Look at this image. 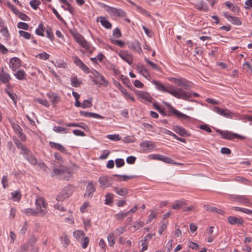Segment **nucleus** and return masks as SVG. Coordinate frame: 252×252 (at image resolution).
I'll use <instances>...</instances> for the list:
<instances>
[{"label": "nucleus", "mask_w": 252, "mask_h": 252, "mask_svg": "<svg viewBox=\"0 0 252 252\" xmlns=\"http://www.w3.org/2000/svg\"><path fill=\"white\" fill-rule=\"evenodd\" d=\"M204 207L205 208V210L207 211H211L212 212L217 213L221 215H223L224 213V212L223 210L218 209L216 207H211L209 205H205Z\"/></svg>", "instance_id": "a878e982"}, {"label": "nucleus", "mask_w": 252, "mask_h": 252, "mask_svg": "<svg viewBox=\"0 0 252 252\" xmlns=\"http://www.w3.org/2000/svg\"><path fill=\"white\" fill-rule=\"evenodd\" d=\"M71 194L70 191L69 190V188L64 189L57 197V200L58 201H63L64 199L67 198Z\"/></svg>", "instance_id": "4468645a"}, {"label": "nucleus", "mask_w": 252, "mask_h": 252, "mask_svg": "<svg viewBox=\"0 0 252 252\" xmlns=\"http://www.w3.org/2000/svg\"><path fill=\"white\" fill-rule=\"evenodd\" d=\"M113 195L111 193H107L105 196V203L109 205L112 203Z\"/></svg>", "instance_id": "c03bdc74"}, {"label": "nucleus", "mask_w": 252, "mask_h": 252, "mask_svg": "<svg viewBox=\"0 0 252 252\" xmlns=\"http://www.w3.org/2000/svg\"><path fill=\"white\" fill-rule=\"evenodd\" d=\"M11 79L10 75L4 71V68H2L1 71H0V81L2 83L6 84L7 88H9L10 84L9 81Z\"/></svg>", "instance_id": "1a4fd4ad"}, {"label": "nucleus", "mask_w": 252, "mask_h": 252, "mask_svg": "<svg viewBox=\"0 0 252 252\" xmlns=\"http://www.w3.org/2000/svg\"><path fill=\"white\" fill-rule=\"evenodd\" d=\"M119 56L125 61L127 62L129 65L133 63L132 56L128 54L127 52L125 51H121L119 53Z\"/></svg>", "instance_id": "f8f14e48"}, {"label": "nucleus", "mask_w": 252, "mask_h": 252, "mask_svg": "<svg viewBox=\"0 0 252 252\" xmlns=\"http://www.w3.org/2000/svg\"><path fill=\"white\" fill-rule=\"evenodd\" d=\"M128 215V212H120L115 215V218L118 220H123L125 217Z\"/></svg>", "instance_id": "a19ab883"}, {"label": "nucleus", "mask_w": 252, "mask_h": 252, "mask_svg": "<svg viewBox=\"0 0 252 252\" xmlns=\"http://www.w3.org/2000/svg\"><path fill=\"white\" fill-rule=\"evenodd\" d=\"M113 35L116 38H119L122 36V33L119 28H117L113 30Z\"/></svg>", "instance_id": "13d9d810"}, {"label": "nucleus", "mask_w": 252, "mask_h": 252, "mask_svg": "<svg viewBox=\"0 0 252 252\" xmlns=\"http://www.w3.org/2000/svg\"><path fill=\"white\" fill-rule=\"evenodd\" d=\"M229 21H231V22L234 25L239 26L242 24L240 18L237 17L232 16Z\"/></svg>", "instance_id": "49530a36"}, {"label": "nucleus", "mask_w": 252, "mask_h": 252, "mask_svg": "<svg viewBox=\"0 0 252 252\" xmlns=\"http://www.w3.org/2000/svg\"><path fill=\"white\" fill-rule=\"evenodd\" d=\"M17 27L19 29H21L25 30H28L29 29V25L28 24L24 22H19L17 24Z\"/></svg>", "instance_id": "6e6d98bb"}, {"label": "nucleus", "mask_w": 252, "mask_h": 252, "mask_svg": "<svg viewBox=\"0 0 252 252\" xmlns=\"http://www.w3.org/2000/svg\"><path fill=\"white\" fill-rule=\"evenodd\" d=\"M27 160H28L32 165H36L37 163V159L36 158L33 157V156H30L27 158Z\"/></svg>", "instance_id": "052dcab7"}, {"label": "nucleus", "mask_w": 252, "mask_h": 252, "mask_svg": "<svg viewBox=\"0 0 252 252\" xmlns=\"http://www.w3.org/2000/svg\"><path fill=\"white\" fill-rule=\"evenodd\" d=\"M46 32L47 34V37L49 38L51 40H53L54 39V34L51 28L47 29L46 31Z\"/></svg>", "instance_id": "774afa93"}, {"label": "nucleus", "mask_w": 252, "mask_h": 252, "mask_svg": "<svg viewBox=\"0 0 252 252\" xmlns=\"http://www.w3.org/2000/svg\"><path fill=\"white\" fill-rule=\"evenodd\" d=\"M9 88H6L5 89V92L8 95V96L11 98V99L14 101V102L15 103H16V101H17V99H16V94H13L11 93H10L9 91H8V89Z\"/></svg>", "instance_id": "603ef678"}, {"label": "nucleus", "mask_w": 252, "mask_h": 252, "mask_svg": "<svg viewBox=\"0 0 252 252\" xmlns=\"http://www.w3.org/2000/svg\"><path fill=\"white\" fill-rule=\"evenodd\" d=\"M174 82L179 86H183L184 89L188 90L189 89V85L187 83V80L185 79L174 78Z\"/></svg>", "instance_id": "412c9836"}, {"label": "nucleus", "mask_w": 252, "mask_h": 252, "mask_svg": "<svg viewBox=\"0 0 252 252\" xmlns=\"http://www.w3.org/2000/svg\"><path fill=\"white\" fill-rule=\"evenodd\" d=\"M153 83L159 91L168 93L178 98L187 100L191 96V94L189 93L186 92L182 88H176L172 85L168 84L163 86L160 82L156 80H153Z\"/></svg>", "instance_id": "f257e3e1"}, {"label": "nucleus", "mask_w": 252, "mask_h": 252, "mask_svg": "<svg viewBox=\"0 0 252 252\" xmlns=\"http://www.w3.org/2000/svg\"><path fill=\"white\" fill-rule=\"evenodd\" d=\"M62 243L64 244V245L66 247L70 242V240L66 235L63 236L62 237Z\"/></svg>", "instance_id": "0e129e2a"}, {"label": "nucleus", "mask_w": 252, "mask_h": 252, "mask_svg": "<svg viewBox=\"0 0 252 252\" xmlns=\"http://www.w3.org/2000/svg\"><path fill=\"white\" fill-rule=\"evenodd\" d=\"M214 110L217 113L227 118H232L233 117V113L227 109H221L219 107L215 106Z\"/></svg>", "instance_id": "9d476101"}, {"label": "nucleus", "mask_w": 252, "mask_h": 252, "mask_svg": "<svg viewBox=\"0 0 252 252\" xmlns=\"http://www.w3.org/2000/svg\"><path fill=\"white\" fill-rule=\"evenodd\" d=\"M19 33L20 36L23 37L26 39H29L31 37V33L24 31H19Z\"/></svg>", "instance_id": "a18cd8bd"}, {"label": "nucleus", "mask_w": 252, "mask_h": 252, "mask_svg": "<svg viewBox=\"0 0 252 252\" xmlns=\"http://www.w3.org/2000/svg\"><path fill=\"white\" fill-rule=\"evenodd\" d=\"M164 104L169 108L170 113L177 116L178 118H182L184 120H189L190 118L189 116L180 112L175 109L171 105L167 102H164Z\"/></svg>", "instance_id": "0eeeda50"}, {"label": "nucleus", "mask_w": 252, "mask_h": 252, "mask_svg": "<svg viewBox=\"0 0 252 252\" xmlns=\"http://www.w3.org/2000/svg\"><path fill=\"white\" fill-rule=\"evenodd\" d=\"M136 7L137 10H138V11L140 12V13L147 15L148 17H151V15H150V13L149 12H148L147 11H146L144 8H143L142 7H141L140 6L136 5Z\"/></svg>", "instance_id": "5fc2aeb1"}, {"label": "nucleus", "mask_w": 252, "mask_h": 252, "mask_svg": "<svg viewBox=\"0 0 252 252\" xmlns=\"http://www.w3.org/2000/svg\"><path fill=\"white\" fill-rule=\"evenodd\" d=\"M47 96L52 103L53 106H55L60 100V97L56 94L49 93L47 94Z\"/></svg>", "instance_id": "4be33fe9"}, {"label": "nucleus", "mask_w": 252, "mask_h": 252, "mask_svg": "<svg viewBox=\"0 0 252 252\" xmlns=\"http://www.w3.org/2000/svg\"><path fill=\"white\" fill-rule=\"evenodd\" d=\"M121 79L123 81L124 84H125L127 87H129V85H130V82L128 78H127L126 76H125L124 75H122L121 77Z\"/></svg>", "instance_id": "680f3d73"}, {"label": "nucleus", "mask_w": 252, "mask_h": 252, "mask_svg": "<svg viewBox=\"0 0 252 252\" xmlns=\"http://www.w3.org/2000/svg\"><path fill=\"white\" fill-rule=\"evenodd\" d=\"M44 26L42 23L39 24L38 25V28L35 31V33L36 34L40 35V36H44Z\"/></svg>", "instance_id": "4c0bfd02"}, {"label": "nucleus", "mask_w": 252, "mask_h": 252, "mask_svg": "<svg viewBox=\"0 0 252 252\" xmlns=\"http://www.w3.org/2000/svg\"><path fill=\"white\" fill-rule=\"evenodd\" d=\"M102 7L106 9V11L109 14L119 17L126 16V12L122 9H118L116 8L110 7L105 4L101 3Z\"/></svg>", "instance_id": "39448f33"}, {"label": "nucleus", "mask_w": 252, "mask_h": 252, "mask_svg": "<svg viewBox=\"0 0 252 252\" xmlns=\"http://www.w3.org/2000/svg\"><path fill=\"white\" fill-rule=\"evenodd\" d=\"M49 145L52 148L57 149L62 153H66L65 148L60 144L56 143L54 142H50Z\"/></svg>", "instance_id": "393cba45"}, {"label": "nucleus", "mask_w": 252, "mask_h": 252, "mask_svg": "<svg viewBox=\"0 0 252 252\" xmlns=\"http://www.w3.org/2000/svg\"><path fill=\"white\" fill-rule=\"evenodd\" d=\"M17 16L23 21H30V18L24 13L19 11Z\"/></svg>", "instance_id": "8fccbe9b"}, {"label": "nucleus", "mask_w": 252, "mask_h": 252, "mask_svg": "<svg viewBox=\"0 0 252 252\" xmlns=\"http://www.w3.org/2000/svg\"><path fill=\"white\" fill-rule=\"evenodd\" d=\"M34 102H37L39 103L40 104L46 106V107H49V104L48 102V101L46 99H41L37 98L34 99Z\"/></svg>", "instance_id": "37998d69"}, {"label": "nucleus", "mask_w": 252, "mask_h": 252, "mask_svg": "<svg viewBox=\"0 0 252 252\" xmlns=\"http://www.w3.org/2000/svg\"><path fill=\"white\" fill-rule=\"evenodd\" d=\"M71 84L73 87H78L81 84L82 82L80 81L77 76L71 78Z\"/></svg>", "instance_id": "72a5a7b5"}, {"label": "nucleus", "mask_w": 252, "mask_h": 252, "mask_svg": "<svg viewBox=\"0 0 252 252\" xmlns=\"http://www.w3.org/2000/svg\"><path fill=\"white\" fill-rule=\"evenodd\" d=\"M234 200L237 202L243 204L247 206H251L252 204L249 199L244 196L236 195L234 197Z\"/></svg>", "instance_id": "2eb2a0df"}, {"label": "nucleus", "mask_w": 252, "mask_h": 252, "mask_svg": "<svg viewBox=\"0 0 252 252\" xmlns=\"http://www.w3.org/2000/svg\"><path fill=\"white\" fill-rule=\"evenodd\" d=\"M84 235V233L81 230H76L73 232V236L77 240H79L83 237Z\"/></svg>", "instance_id": "58836bf2"}, {"label": "nucleus", "mask_w": 252, "mask_h": 252, "mask_svg": "<svg viewBox=\"0 0 252 252\" xmlns=\"http://www.w3.org/2000/svg\"><path fill=\"white\" fill-rule=\"evenodd\" d=\"M114 84L124 94H127L126 90L117 81H115Z\"/></svg>", "instance_id": "ea45409f"}, {"label": "nucleus", "mask_w": 252, "mask_h": 252, "mask_svg": "<svg viewBox=\"0 0 252 252\" xmlns=\"http://www.w3.org/2000/svg\"><path fill=\"white\" fill-rule=\"evenodd\" d=\"M140 145L141 147L143 148H149L151 146L153 147L152 142L150 141H143L140 144Z\"/></svg>", "instance_id": "3c124183"}, {"label": "nucleus", "mask_w": 252, "mask_h": 252, "mask_svg": "<svg viewBox=\"0 0 252 252\" xmlns=\"http://www.w3.org/2000/svg\"><path fill=\"white\" fill-rule=\"evenodd\" d=\"M222 137L225 139L228 140H232L235 138L242 140L246 139V137L244 136H242L235 133H231L228 131H226L224 133Z\"/></svg>", "instance_id": "ddd939ff"}, {"label": "nucleus", "mask_w": 252, "mask_h": 252, "mask_svg": "<svg viewBox=\"0 0 252 252\" xmlns=\"http://www.w3.org/2000/svg\"><path fill=\"white\" fill-rule=\"evenodd\" d=\"M49 7L51 8L52 10L53 13L56 16L57 18L61 21L64 22V21L63 18L61 16L58 11L56 10V9L52 7L51 5H49Z\"/></svg>", "instance_id": "4d7b16f0"}, {"label": "nucleus", "mask_w": 252, "mask_h": 252, "mask_svg": "<svg viewBox=\"0 0 252 252\" xmlns=\"http://www.w3.org/2000/svg\"><path fill=\"white\" fill-rule=\"evenodd\" d=\"M136 68L139 73H140L144 77L148 78L150 77V75L148 72V70L144 67L143 65L137 64Z\"/></svg>", "instance_id": "6ab92c4d"}, {"label": "nucleus", "mask_w": 252, "mask_h": 252, "mask_svg": "<svg viewBox=\"0 0 252 252\" xmlns=\"http://www.w3.org/2000/svg\"><path fill=\"white\" fill-rule=\"evenodd\" d=\"M99 18L101 19L100 22L101 25L106 29H109L112 28V24L108 21L106 20L105 17H100Z\"/></svg>", "instance_id": "c756f323"}, {"label": "nucleus", "mask_w": 252, "mask_h": 252, "mask_svg": "<svg viewBox=\"0 0 252 252\" xmlns=\"http://www.w3.org/2000/svg\"><path fill=\"white\" fill-rule=\"evenodd\" d=\"M173 130L179 135L181 136H190V134L189 132L186 130L184 128L179 126H175L173 127Z\"/></svg>", "instance_id": "dca6fc26"}, {"label": "nucleus", "mask_w": 252, "mask_h": 252, "mask_svg": "<svg viewBox=\"0 0 252 252\" xmlns=\"http://www.w3.org/2000/svg\"><path fill=\"white\" fill-rule=\"evenodd\" d=\"M116 166L118 168L123 166L125 164V161L123 158H117L115 160Z\"/></svg>", "instance_id": "e2e57ef3"}, {"label": "nucleus", "mask_w": 252, "mask_h": 252, "mask_svg": "<svg viewBox=\"0 0 252 252\" xmlns=\"http://www.w3.org/2000/svg\"><path fill=\"white\" fill-rule=\"evenodd\" d=\"M186 205V203L184 201L177 200L175 203L172 206V208L174 210H178L180 208L183 209V207Z\"/></svg>", "instance_id": "cd10ccee"}, {"label": "nucleus", "mask_w": 252, "mask_h": 252, "mask_svg": "<svg viewBox=\"0 0 252 252\" xmlns=\"http://www.w3.org/2000/svg\"><path fill=\"white\" fill-rule=\"evenodd\" d=\"M37 242V238L34 235H31L29 237L27 243L26 244L28 246L31 247H33Z\"/></svg>", "instance_id": "473e14b6"}, {"label": "nucleus", "mask_w": 252, "mask_h": 252, "mask_svg": "<svg viewBox=\"0 0 252 252\" xmlns=\"http://www.w3.org/2000/svg\"><path fill=\"white\" fill-rule=\"evenodd\" d=\"M35 204L36 205V212L31 208L26 209L23 210V212L27 216H36L39 213L41 216H44L47 212L46 203L43 198H39L36 199Z\"/></svg>", "instance_id": "f03ea898"}, {"label": "nucleus", "mask_w": 252, "mask_h": 252, "mask_svg": "<svg viewBox=\"0 0 252 252\" xmlns=\"http://www.w3.org/2000/svg\"><path fill=\"white\" fill-rule=\"evenodd\" d=\"M107 137L112 141H117L121 140L119 134H109L107 136Z\"/></svg>", "instance_id": "864d4df0"}, {"label": "nucleus", "mask_w": 252, "mask_h": 252, "mask_svg": "<svg viewBox=\"0 0 252 252\" xmlns=\"http://www.w3.org/2000/svg\"><path fill=\"white\" fill-rule=\"evenodd\" d=\"M161 161L166 163L176 164V162L173 159L165 156H163Z\"/></svg>", "instance_id": "de8ad7c7"}, {"label": "nucleus", "mask_w": 252, "mask_h": 252, "mask_svg": "<svg viewBox=\"0 0 252 252\" xmlns=\"http://www.w3.org/2000/svg\"><path fill=\"white\" fill-rule=\"evenodd\" d=\"M113 189L117 194L122 196H125L128 193V190L126 188H120L118 187H114Z\"/></svg>", "instance_id": "b1692460"}, {"label": "nucleus", "mask_w": 252, "mask_h": 252, "mask_svg": "<svg viewBox=\"0 0 252 252\" xmlns=\"http://www.w3.org/2000/svg\"><path fill=\"white\" fill-rule=\"evenodd\" d=\"M73 60L74 63L79 67L83 63L81 61V60L79 59V58L77 56L73 57Z\"/></svg>", "instance_id": "338daca9"}, {"label": "nucleus", "mask_w": 252, "mask_h": 252, "mask_svg": "<svg viewBox=\"0 0 252 252\" xmlns=\"http://www.w3.org/2000/svg\"><path fill=\"white\" fill-rule=\"evenodd\" d=\"M95 190V188L94 185L92 182L89 183L87 186L86 193L84 194V196L87 197H92L93 193Z\"/></svg>", "instance_id": "f3484780"}, {"label": "nucleus", "mask_w": 252, "mask_h": 252, "mask_svg": "<svg viewBox=\"0 0 252 252\" xmlns=\"http://www.w3.org/2000/svg\"><path fill=\"white\" fill-rule=\"evenodd\" d=\"M113 177H121L123 178V179H119L117 181H126L129 179H131L134 177H135V176H128V175H120L118 174H114L113 175Z\"/></svg>", "instance_id": "c9c22d12"}, {"label": "nucleus", "mask_w": 252, "mask_h": 252, "mask_svg": "<svg viewBox=\"0 0 252 252\" xmlns=\"http://www.w3.org/2000/svg\"><path fill=\"white\" fill-rule=\"evenodd\" d=\"M14 76L20 80H23L25 78L26 73L24 70H19L15 73Z\"/></svg>", "instance_id": "c85d7f7f"}, {"label": "nucleus", "mask_w": 252, "mask_h": 252, "mask_svg": "<svg viewBox=\"0 0 252 252\" xmlns=\"http://www.w3.org/2000/svg\"><path fill=\"white\" fill-rule=\"evenodd\" d=\"M40 4V2L39 0H32L30 2L31 6L35 10L37 9L38 6Z\"/></svg>", "instance_id": "79ce46f5"}, {"label": "nucleus", "mask_w": 252, "mask_h": 252, "mask_svg": "<svg viewBox=\"0 0 252 252\" xmlns=\"http://www.w3.org/2000/svg\"><path fill=\"white\" fill-rule=\"evenodd\" d=\"M93 76L96 78V80H94V82H95V84H99L102 85L104 86H106L107 85V83L106 81L105 80L104 77L101 75L99 72L94 70L92 72Z\"/></svg>", "instance_id": "6e6552de"}, {"label": "nucleus", "mask_w": 252, "mask_h": 252, "mask_svg": "<svg viewBox=\"0 0 252 252\" xmlns=\"http://www.w3.org/2000/svg\"><path fill=\"white\" fill-rule=\"evenodd\" d=\"M9 66L11 69L15 71L17 68L21 66V60L17 57H13L10 60Z\"/></svg>", "instance_id": "9b49d317"}, {"label": "nucleus", "mask_w": 252, "mask_h": 252, "mask_svg": "<svg viewBox=\"0 0 252 252\" xmlns=\"http://www.w3.org/2000/svg\"><path fill=\"white\" fill-rule=\"evenodd\" d=\"M53 172L54 174L51 175L52 177L54 175L59 176L61 179L66 181H69L71 179L73 174V170L70 167L62 165L59 168H55Z\"/></svg>", "instance_id": "7ed1b4c3"}, {"label": "nucleus", "mask_w": 252, "mask_h": 252, "mask_svg": "<svg viewBox=\"0 0 252 252\" xmlns=\"http://www.w3.org/2000/svg\"><path fill=\"white\" fill-rule=\"evenodd\" d=\"M114 236V233H110L107 236V241L110 247H113L115 244V237Z\"/></svg>", "instance_id": "7c9ffc66"}, {"label": "nucleus", "mask_w": 252, "mask_h": 252, "mask_svg": "<svg viewBox=\"0 0 252 252\" xmlns=\"http://www.w3.org/2000/svg\"><path fill=\"white\" fill-rule=\"evenodd\" d=\"M11 199L13 201H19L21 199L22 195L19 191H14L11 193Z\"/></svg>", "instance_id": "2f4dec72"}, {"label": "nucleus", "mask_w": 252, "mask_h": 252, "mask_svg": "<svg viewBox=\"0 0 252 252\" xmlns=\"http://www.w3.org/2000/svg\"><path fill=\"white\" fill-rule=\"evenodd\" d=\"M145 61L148 63L149 65H150L155 70H158L159 69V67L157 64L154 63L153 62L150 61L149 59H148L146 58H145Z\"/></svg>", "instance_id": "bf43d9fd"}, {"label": "nucleus", "mask_w": 252, "mask_h": 252, "mask_svg": "<svg viewBox=\"0 0 252 252\" xmlns=\"http://www.w3.org/2000/svg\"><path fill=\"white\" fill-rule=\"evenodd\" d=\"M70 34L73 36L74 40L83 48L89 52L91 54L93 53L91 49V45L89 44L84 37L80 34L75 29L70 30L69 31Z\"/></svg>", "instance_id": "20e7f679"}, {"label": "nucleus", "mask_w": 252, "mask_h": 252, "mask_svg": "<svg viewBox=\"0 0 252 252\" xmlns=\"http://www.w3.org/2000/svg\"><path fill=\"white\" fill-rule=\"evenodd\" d=\"M228 221L231 225H242L244 223V220L241 218H238L234 216H230L228 217Z\"/></svg>", "instance_id": "a211bd4d"}, {"label": "nucleus", "mask_w": 252, "mask_h": 252, "mask_svg": "<svg viewBox=\"0 0 252 252\" xmlns=\"http://www.w3.org/2000/svg\"><path fill=\"white\" fill-rule=\"evenodd\" d=\"M53 130L56 132H64L66 133V129L61 126H54Z\"/></svg>", "instance_id": "69168bd1"}, {"label": "nucleus", "mask_w": 252, "mask_h": 252, "mask_svg": "<svg viewBox=\"0 0 252 252\" xmlns=\"http://www.w3.org/2000/svg\"><path fill=\"white\" fill-rule=\"evenodd\" d=\"M137 94L141 98L149 102H152L153 99V98L147 92H139Z\"/></svg>", "instance_id": "5701e85b"}, {"label": "nucleus", "mask_w": 252, "mask_h": 252, "mask_svg": "<svg viewBox=\"0 0 252 252\" xmlns=\"http://www.w3.org/2000/svg\"><path fill=\"white\" fill-rule=\"evenodd\" d=\"M92 101V98L91 97L88 100H84L82 103V108L85 109L86 108L91 107L93 106Z\"/></svg>", "instance_id": "f704fd0d"}, {"label": "nucleus", "mask_w": 252, "mask_h": 252, "mask_svg": "<svg viewBox=\"0 0 252 252\" xmlns=\"http://www.w3.org/2000/svg\"><path fill=\"white\" fill-rule=\"evenodd\" d=\"M126 231V226H121L116 229L113 233H114V235L116 236H119L120 235L123 234Z\"/></svg>", "instance_id": "e433bc0d"}, {"label": "nucleus", "mask_w": 252, "mask_h": 252, "mask_svg": "<svg viewBox=\"0 0 252 252\" xmlns=\"http://www.w3.org/2000/svg\"><path fill=\"white\" fill-rule=\"evenodd\" d=\"M79 113L81 116H84V117H93L94 118L101 119H102L104 118V117L103 116H102L99 114H97L96 113H94L80 111Z\"/></svg>", "instance_id": "aec40b11"}, {"label": "nucleus", "mask_w": 252, "mask_h": 252, "mask_svg": "<svg viewBox=\"0 0 252 252\" xmlns=\"http://www.w3.org/2000/svg\"><path fill=\"white\" fill-rule=\"evenodd\" d=\"M114 180L113 176L112 177L103 176L100 177L98 179V182L101 188L105 189L112 186L113 181Z\"/></svg>", "instance_id": "423d86ee"}, {"label": "nucleus", "mask_w": 252, "mask_h": 252, "mask_svg": "<svg viewBox=\"0 0 252 252\" xmlns=\"http://www.w3.org/2000/svg\"><path fill=\"white\" fill-rule=\"evenodd\" d=\"M65 125L67 126H75V127H79L81 128H83L84 129H86L85 127H87V126L84 125L83 123L77 124V123H69L66 124Z\"/></svg>", "instance_id": "09e8293b"}, {"label": "nucleus", "mask_w": 252, "mask_h": 252, "mask_svg": "<svg viewBox=\"0 0 252 252\" xmlns=\"http://www.w3.org/2000/svg\"><path fill=\"white\" fill-rule=\"evenodd\" d=\"M130 48L135 52L140 53L142 52L140 44L138 41H134L130 43Z\"/></svg>", "instance_id": "bb28decb"}]
</instances>
